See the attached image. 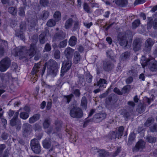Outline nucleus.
Here are the masks:
<instances>
[{
  "mask_svg": "<svg viewBox=\"0 0 157 157\" xmlns=\"http://www.w3.org/2000/svg\"><path fill=\"white\" fill-rule=\"evenodd\" d=\"M132 38V34L129 31L120 32L117 35V41L120 46L127 49L130 48L131 46Z\"/></svg>",
  "mask_w": 157,
  "mask_h": 157,
  "instance_id": "1",
  "label": "nucleus"
},
{
  "mask_svg": "<svg viewBox=\"0 0 157 157\" xmlns=\"http://www.w3.org/2000/svg\"><path fill=\"white\" fill-rule=\"evenodd\" d=\"M124 130V128L123 126H120L117 130L110 131L106 136V137L109 140H115L117 138L119 139L123 136Z\"/></svg>",
  "mask_w": 157,
  "mask_h": 157,
  "instance_id": "2",
  "label": "nucleus"
},
{
  "mask_svg": "<svg viewBox=\"0 0 157 157\" xmlns=\"http://www.w3.org/2000/svg\"><path fill=\"white\" fill-rule=\"evenodd\" d=\"M69 114L71 117L79 119L83 115V111L80 107L74 106L71 108Z\"/></svg>",
  "mask_w": 157,
  "mask_h": 157,
  "instance_id": "3",
  "label": "nucleus"
},
{
  "mask_svg": "<svg viewBox=\"0 0 157 157\" xmlns=\"http://www.w3.org/2000/svg\"><path fill=\"white\" fill-rule=\"evenodd\" d=\"M21 109L20 108L19 110L15 113L13 118L10 120V124L12 126H15L17 130L20 129L21 126L20 120L18 119V117L19 114V111Z\"/></svg>",
  "mask_w": 157,
  "mask_h": 157,
  "instance_id": "4",
  "label": "nucleus"
},
{
  "mask_svg": "<svg viewBox=\"0 0 157 157\" xmlns=\"http://www.w3.org/2000/svg\"><path fill=\"white\" fill-rule=\"evenodd\" d=\"M30 145L33 151L36 154H39L41 152V147L39 141L34 138L31 141Z\"/></svg>",
  "mask_w": 157,
  "mask_h": 157,
  "instance_id": "5",
  "label": "nucleus"
},
{
  "mask_svg": "<svg viewBox=\"0 0 157 157\" xmlns=\"http://www.w3.org/2000/svg\"><path fill=\"white\" fill-rule=\"evenodd\" d=\"M72 61L71 59H67L62 63L60 74L61 77H63L65 73L70 69Z\"/></svg>",
  "mask_w": 157,
  "mask_h": 157,
  "instance_id": "6",
  "label": "nucleus"
},
{
  "mask_svg": "<svg viewBox=\"0 0 157 157\" xmlns=\"http://www.w3.org/2000/svg\"><path fill=\"white\" fill-rule=\"evenodd\" d=\"M11 64V60L8 57H6L0 62V71L4 72L6 70Z\"/></svg>",
  "mask_w": 157,
  "mask_h": 157,
  "instance_id": "7",
  "label": "nucleus"
},
{
  "mask_svg": "<svg viewBox=\"0 0 157 157\" xmlns=\"http://www.w3.org/2000/svg\"><path fill=\"white\" fill-rule=\"evenodd\" d=\"M32 131V126L30 124L25 123L23 125L22 134L24 137H27L30 134Z\"/></svg>",
  "mask_w": 157,
  "mask_h": 157,
  "instance_id": "8",
  "label": "nucleus"
},
{
  "mask_svg": "<svg viewBox=\"0 0 157 157\" xmlns=\"http://www.w3.org/2000/svg\"><path fill=\"white\" fill-rule=\"evenodd\" d=\"M154 43L155 42L151 38L148 39L145 42V45L143 49L144 52L145 53H149Z\"/></svg>",
  "mask_w": 157,
  "mask_h": 157,
  "instance_id": "9",
  "label": "nucleus"
},
{
  "mask_svg": "<svg viewBox=\"0 0 157 157\" xmlns=\"http://www.w3.org/2000/svg\"><path fill=\"white\" fill-rule=\"evenodd\" d=\"M117 99V97L116 95L111 94L106 98L105 103L107 105H112L116 103Z\"/></svg>",
  "mask_w": 157,
  "mask_h": 157,
  "instance_id": "10",
  "label": "nucleus"
},
{
  "mask_svg": "<svg viewBox=\"0 0 157 157\" xmlns=\"http://www.w3.org/2000/svg\"><path fill=\"white\" fill-rule=\"evenodd\" d=\"M106 114L105 113H99L94 115L92 118V121L95 123H99L105 119Z\"/></svg>",
  "mask_w": 157,
  "mask_h": 157,
  "instance_id": "11",
  "label": "nucleus"
},
{
  "mask_svg": "<svg viewBox=\"0 0 157 157\" xmlns=\"http://www.w3.org/2000/svg\"><path fill=\"white\" fill-rule=\"evenodd\" d=\"M36 45L34 44H32L30 46V48L29 49L26 50L25 53L26 56H29V58H32L36 53Z\"/></svg>",
  "mask_w": 157,
  "mask_h": 157,
  "instance_id": "12",
  "label": "nucleus"
},
{
  "mask_svg": "<svg viewBox=\"0 0 157 157\" xmlns=\"http://www.w3.org/2000/svg\"><path fill=\"white\" fill-rule=\"evenodd\" d=\"M66 33L62 31L56 33L53 37V41H56L64 39L65 37Z\"/></svg>",
  "mask_w": 157,
  "mask_h": 157,
  "instance_id": "13",
  "label": "nucleus"
},
{
  "mask_svg": "<svg viewBox=\"0 0 157 157\" xmlns=\"http://www.w3.org/2000/svg\"><path fill=\"white\" fill-rule=\"evenodd\" d=\"M114 64L110 61H107L104 62L103 64L104 70L106 71H109L112 70L113 68Z\"/></svg>",
  "mask_w": 157,
  "mask_h": 157,
  "instance_id": "14",
  "label": "nucleus"
},
{
  "mask_svg": "<svg viewBox=\"0 0 157 157\" xmlns=\"http://www.w3.org/2000/svg\"><path fill=\"white\" fill-rule=\"evenodd\" d=\"M142 45V41L140 39H136L135 40L133 43V50L135 52L139 50Z\"/></svg>",
  "mask_w": 157,
  "mask_h": 157,
  "instance_id": "15",
  "label": "nucleus"
},
{
  "mask_svg": "<svg viewBox=\"0 0 157 157\" xmlns=\"http://www.w3.org/2000/svg\"><path fill=\"white\" fill-rule=\"evenodd\" d=\"M74 50L69 47L67 48L64 51V53L67 59L71 60Z\"/></svg>",
  "mask_w": 157,
  "mask_h": 157,
  "instance_id": "16",
  "label": "nucleus"
},
{
  "mask_svg": "<svg viewBox=\"0 0 157 157\" xmlns=\"http://www.w3.org/2000/svg\"><path fill=\"white\" fill-rule=\"evenodd\" d=\"M45 65L48 68H59V66L57 62L53 59H50L49 61L46 63Z\"/></svg>",
  "mask_w": 157,
  "mask_h": 157,
  "instance_id": "17",
  "label": "nucleus"
},
{
  "mask_svg": "<svg viewBox=\"0 0 157 157\" xmlns=\"http://www.w3.org/2000/svg\"><path fill=\"white\" fill-rule=\"evenodd\" d=\"M145 143L143 140H139L136 144L134 150L137 151L140 149H143L145 147Z\"/></svg>",
  "mask_w": 157,
  "mask_h": 157,
  "instance_id": "18",
  "label": "nucleus"
},
{
  "mask_svg": "<svg viewBox=\"0 0 157 157\" xmlns=\"http://www.w3.org/2000/svg\"><path fill=\"white\" fill-rule=\"evenodd\" d=\"M24 50L25 49L23 48H17L15 49V56H20V59H22L25 57L24 56Z\"/></svg>",
  "mask_w": 157,
  "mask_h": 157,
  "instance_id": "19",
  "label": "nucleus"
},
{
  "mask_svg": "<svg viewBox=\"0 0 157 157\" xmlns=\"http://www.w3.org/2000/svg\"><path fill=\"white\" fill-rule=\"evenodd\" d=\"M116 4L121 7H125L128 4V0H114L113 1Z\"/></svg>",
  "mask_w": 157,
  "mask_h": 157,
  "instance_id": "20",
  "label": "nucleus"
},
{
  "mask_svg": "<svg viewBox=\"0 0 157 157\" xmlns=\"http://www.w3.org/2000/svg\"><path fill=\"white\" fill-rule=\"evenodd\" d=\"M2 81L4 82H6L10 80L11 78L13 79L12 77L11 74L10 73H7L6 74H3L0 76Z\"/></svg>",
  "mask_w": 157,
  "mask_h": 157,
  "instance_id": "21",
  "label": "nucleus"
},
{
  "mask_svg": "<svg viewBox=\"0 0 157 157\" xmlns=\"http://www.w3.org/2000/svg\"><path fill=\"white\" fill-rule=\"evenodd\" d=\"M74 97V95L72 94H71L68 95H64L62 101V102L66 104H69Z\"/></svg>",
  "mask_w": 157,
  "mask_h": 157,
  "instance_id": "22",
  "label": "nucleus"
},
{
  "mask_svg": "<svg viewBox=\"0 0 157 157\" xmlns=\"http://www.w3.org/2000/svg\"><path fill=\"white\" fill-rule=\"evenodd\" d=\"M112 154L104 149H101L98 154L97 157H109Z\"/></svg>",
  "mask_w": 157,
  "mask_h": 157,
  "instance_id": "23",
  "label": "nucleus"
},
{
  "mask_svg": "<svg viewBox=\"0 0 157 157\" xmlns=\"http://www.w3.org/2000/svg\"><path fill=\"white\" fill-rule=\"evenodd\" d=\"M149 70L152 71H155L157 70V61L151 60L148 65Z\"/></svg>",
  "mask_w": 157,
  "mask_h": 157,
  "instance_id": "24",
  "label": "nucleus"
},
{
  "mask_svg": "<svg viewBox=\"0 0 157 157\" xmlns=\"http://www.w3.org/2000/svg\"><path fill=\"white\" fill-rule=\"evenodd\" d=\"M29 8V6L27 5L26 2H24L23 3V6L19 8V12L18 14L20 16H24L25 14V10L26 8Z\"/></svg>",
  "mask_w": 157,
  "mask_h": 157,
  "instance_id": "25",
  "label": "nucleus"
},
{
  "mask_svg": "<svg viewBox=\"0 0 157 157\" xmlns=\"http://www.w3.org/2000/svg\"><path fill=\"white\" fill-rule=\"evenodd\" d=\"M131 55L130 52L127 51L122 53L120 56V59L121 60H127L129 59Z\"/></svg>",
  "mask_w": 157,
  "mask_h": 157,
  "instance_id": "26",
  "label": "nucleus"
},
{
  "mask_svg": "<svg viewBox=\"0 0 157 157\" xmlns=\"http://www.w3.org/2000/svg\"><path fill=\"white\" fill-rule=\"evenodd\" d=\"M58 69L48 68V74L53 77H55L57 74Z\"/></svg>",
  "mask_w": 157,
  "mask_h": 157,
  "instance_id": "27",
  "label": "nucleus"
},
{
  "mask_svg": "<svg viewBox=\"0 0 157 157\" xmlns=\"http://www.w3.org/2000/svg\"><path fill=\"white\" fill-rule=\"evenodd\" d=\"M40 115L39 113L35 114L29 119V122L33 124L38 121L40 118Z\"/></svg>",
  "mask_w": 157,
  "mask_h": 157,
  "instance_id": "28",
  "label": "nucleus"
},
{
  "mask_svg": "<svg viewBox=\"0 0 157 157\" xmlns=\"http://www.w3.org/2000/svg\"><path fill=\"white\" fill-rule=\"evenodd\" d=\"M15 35L23 41L25 40L24 34L23 31L21 30H19V29L15 31Z\"/></svg>",
  "mask_w": 157,
  "mask_h": 157,
  "instance_id": "29",
  "label": "nucleus"
},
{
  "mask_svg": "<svg viewBox=\"0 0 157 157\" xmlns=\"http://www.w3.org/2000/svg\"><path fill=\"white\" fill-rule=\"evenodd\" d=\"M74 57L73 61L75 64H77L78 63L80 60L81 56L79 53L78 52H75L74 53Z\"/></svg>",
  "mask_w": 157,
  "mask_h": 157,
  "instance_id": "30",
  "label": "nucleus"
},
{
  "mask_svg": "<svg viewBox=\"0 0 157 157\" xmlns=\"http://www.w3.org/2000/svg\"><path fill=\"white\" fill-rule=\"evenodd\" d=\"M47 32H44L42 33L39 36V39L40 43L41 44H43L45 43L46 40V37L47 36Z\"/></svg>",
  "mask_w": 157,
  "mask_h": 157,
  "instance_id": "31",
  "label": "nucleus"
},
{
  "mask_svg": "<svg viewBox=\"0 0 157 157\" xmlns=\"http://www.w3.org/2000/svg\"><path fill=\"white\" fill-rule=\"evenodd\" d=\"M77 38L75 36H72L69 39L68 44L71 47L74 46L76 44Z\"/></svg>",
  "mask_w": 157,
  "mask_h": 157,
  "instance_id": "32",
  "label": "nucleus"
},
{
  "mask_svg": "<svg viewBox=\"0 0 157 157\" xmlns=\"http://www.w3.org/2000/svg\"><path fill=\"white\" fill-rule=\"evenodd\" d=\"M151 61V60L145 58V57H142L141 59L140 63L142 67L144 68L147 65H149Z\"/></svg>",
  "mask_w": 157,
  "mask_h": 157,
  "instance_id": "33",
  "label": "nucleus"
},
{
  "mask_svg": "<svg viewBox=\"0 0 157 157\" xmlns=\"http://www.w3.org/2000/svg\"><path fill=\"white\" fill-rule=\"evenodd\" d=\"M73 20L71 18L68 19L66 21L64 25L65 28L67 29L71 28L72 26Z\"/></svg>",
  "mask_w": 157,
  "mask_h": 157,
  "instance_id": "34",
  "label": "nucleus"
},
{
  "mask_svg": "<svg viewBox=\"0 0 157 157\" xmlns=\"http://www.w3.org/2000/svg\"><path fill=\"white\" fill-rule=\"evenodd\" d=\"M42 143L43 147L45 149H49L51 147V142L49 140L45 139L43 141Z\"/></svg>",
  "mask_w": 157,
  "mask_h": 157,
  "instance_id": "35",
  "label": "nucleus"
},
{
  "mask_svg": "<svg viewBox=\"0 0 157 157\" xmlns=\"http://www.w3.org/2000/svg\"><path fill=\"white\" fill-rule=\"evenodd\" d=\"M87 100L85 96L83 97L81 100V105L83 109H86L87 108Z\"/></svg>",
  "mask_w": 157,
  "mask_h": 157,
  "instance_id": "36",
  "label": "nucleus"
},
{
  "mask_svg": "<svg viewBox=\"0 0 157 157\" xmlns=\"http://www.w3.org/2000/svg\"><path fill=\"white\" fill-rule=\"evenodd\" d=\"M145 105L141 104L138 105V107L136 109V110L137 112L141 114L145 111Z\"/></svg>",
  "mask_w": 157,
  "mask_h": 157,
  "instance_id": "37",
  "label": "nucleus"
},
{
  "mask_svg": "<svg viewBox=\"0 0 157 157\" xmlns=\"http://www.w3.org/2000/svg\"><path fill=\"white\" fill-rule=\"evenodd\" d=\"M127 104L129 106V110L131 113L134 111V108L135 104L132 101H129L127 102Z\"/></svg>",
  "mask_w": 157,
  "mask_h": 157,
  "instance_id": "38",
  "label": "nucleus"
},
{
  "mask_svg": "<svg viewBox=\"0 0 157 157\" xmlns=\"http://www.w3.org/2000/svg\"><path fill=\"white\" fill-rule=\"evenodd\" d=\"M85 78L87 82L90 83L92 81L93 76L90 73L87 72L85 73Z\"/></svg>",
  "mask_w": 157,
  "mask_h": 157,
  "instance_id": "39",
  "label": "nucleus"
},
{
  "mask_svg": "<svg viewBox=\"0 0 157 157\" xmlns=\"http://www.w3.org/2000/svg\"><path fill=\"white\" fill-rule=\"evenodd\" d=\"M49 13L48 11L44 10L43 11L40 15V17L42 20H46L49 16Z\"/></svg>",
  "mask_w": 157,
  "mask_h": 157,
  "instance_id": "40",
  "label": "nucleus"
},
{
  "mask_svg": "<svg viewBox=\"0 0 157 157\" xmlns=\"http://www.w3.org/2000/svg\"><path fill=\"white\" fill-rule=\"evenodd\" d=\"M19 116L21 118L25 120L29 117V114L28 113L25 112H22L20 113Z\"/></svg>",
  "mask_w": 157,
  "mask_h": 157,
  "instance_id": "41",
  "label": "nucleus"
},
{
  "mask_svg": "<svg viewBox=\"0 0 157 157\" xmlns=\"http://www.w3.org/2000/svg\"><path fill=\"white\" fill-rule=\"evenodd\" d=\"M55 21L58 22L61 19V14L58 11H56L53 15Z\"/></svg>",
  "mask_w": 157,
  "mask_h": 157,
  "instance_id": "42",
  "label": "nucleus"
},
{
  "mask_svg": "<svg viewBox=\"0 0 157 157\" xmlns=\"http://www.w3.org/2000/svg\"><path fill=\"white\" fill-rule=\"evenodd\" d=\"M65 82V81L64 80V78L61 77L58 80L56 84L57 86L61 88L62 86V85Z\"/></svg>",
  "mask_w": 157,
  "mask_h": 157,
  "instance_id": "43",
  "label": "nucleus"
},
{
  "mask_svg": "<svg viewBox=\"0 0 157 157\" xmlns=\"http://www.w3.org/2000/svg\"><path fill=\"white\" fill-rule=\"evenodd\" d=\"M140 24V20L137 19L135 20L132 23V29H135L139 26Z\"/></svg>",
  "mask_w": 157,
  "mask_h": 157,
  "instance_id": "44",
  "label": "nucleus"
},
{
  "mask_svg": "<svg viewBox=\"0 0 157 157\" xmlns=\"http://www.w3.org/2000/svg\"><path fill=\"white\" fill-rule=\"evenodd\" d=\"M8 12L11 14L14 15L17 13V9L16 7H10L8 9Z\"/></svg>",
  "mask_w": 157,
  "mask_h": 157,
  "instance_id": "45",
  "label": "nucleus"
},
{
  "mask_svg": "<svg viewBox=\"0 0 157 157\" xmlns=\"http://www.w3.org/2000/svg\"><path fill=\"white\" fill-rule=\"evenodd\" d=\"M83 9L85 12L88 13H90L92 12L90 10V7L87 3L86 2H85L83 4Z\"/></svg>",
  "mask_w": 157,
  "mask_h": 157,
  "instance_id": "46",
  "label": "nucleus"
},
{
  "mask_svg": "<svg viewBox=\"0 0 157 157\" xmlns=\"http://www.w3.org/2000/svg\"><path fill=\"white\" fill-rule=\"evenodd\" d=\"M67 43V40L65 39L60 42L58 44V47L59 48H65Z\"/></svg>",
  "mask_w": 157,
  "mask_h": 157,
  "instance_id": "47",
  "label": "nucleus"
},
{
  "mask_svg": "<svg viewBox=\"0 0 157 157\" xmlns=\"http://www.w3.org/2000/svg\"><path fill=\"white\" fill-rule=\"evenodd\" d=\"M39 67L36 65H35L33 67L31 71V74L33 75H36L37 74H38L39 71Z\"/></svg>",
  "mask_w": 157,
  "mask_h": 157,
  "instance_id": "48",
  "label": "nucleus"
},
{
  "mask_svg": "<svg viewBox=\"0 0 157 157\" xmlns=\"http://www.w3.org/2000/svg\"><path fill=\"white\" fill-rule=\"evenodd\" d=\"M154 119L152 117H149L146 121L144 123V125L147 127H149L151 125V124L154 122Z\"/></svg>",
  "mask_w": 157,
  "mask_h": 157,
  "instance_id": "49",
  "label": "nucleus"
},
{
  "mask_svg": "<svg viewBox=\"0 0 157 157\" xmlns=\"http://www.w3.org/2000/svg\"><path fill=\"white\" fill-rule=\"evenodd\" d=\"M51 123V120L49 119H45L43 123V126L44 128H48Z\"/></svg>",
  "mask_w": 157,
  "mask_h": 157,
  "instance_id": "50",
  "label": "nucleus"
},
{
  "mask_svg": "<svg viewBox=\"0 0 157 157\" xmlns=\"http://www.w3.org/2000/svg\"><path fill=\"white\" fill-rule=\"evenodd\" d=\"M146 140L149 143H155L156 142V138L151 136H148L147 137Z\"/></svg>",
  "mask_w": 157,
  "mask_h": 157,
  "instance_id": "51",
  "label": "nucleus"
},
{
  "mask_svg": "<svg viewBox=\"0 0 157 157\" xmlns=\"http://www.w3.org/2000/svg\"><path fill=\"white\" fill-rule=\"evenodd\" d=\"M106 55L107 57L109 58L112 60H113L114 59L113 52L111 50H109L106 52Z\"/></svg>",
  "mask_w": 157,
  "mask_h": 157,
  "instance_id": "52",
  "label": "nucleus"
},
{
  "mask_svg": "<svg viewBox=\"0 0 157 157\" xmlns=\"http://www.w3.org/2000/svg\"><path fill=\"white\" fill-rule=\"evenodd\" d=\"M121 151V147H117L116 150L115 151V152L113 153L112 152L110 153H112V155H111L110 157H115L117 156L118 155L119 153Z\"/></svg>",
  "mask_w": 157,
  "mask_h": 157,
  "instance_id": "53",
  "label": "nucleus"
},
{
  "mask_svg": "<svg viewBox=\"0 0 157 157\" xmlns=\"http://www.w3.org/2000/svg\"><path fill=\"white\" fill-rule=\"evenodd\" d=\"M106 82V80L104 79L100 78L99 81L97 82L96 85L98 86H99L100 87L102 86Z\"/></svg>",
  "mask_w": 157,
  "mask_h": 157,
  "instance_id": "54",
  "label": "nucleus"
},
{
  "mask_svg": "<svg viewBox=\"0 0 157 157\" xmlns=\"http://www.w3.org/2000/svg\"><path fill=\"white\" fill-rule=\"evenodd\" d=\"M47 25L50 27L54 26L56 24L55 21L52 19H50L47 23Z\"/></svg>",
  "mask_w": 157,
  "mask_h": 157,
  "instance_id": "55",
  "label": "nucleus"
},
{
  "mask_svg": "<svg viewBox=\"0 0 157 157\" xmlns=\"http://www.w3.org/2000/svg\"><path fill=\"white\" fill-rule=\"evenodd\" d=\"M60 56V52L58 50H56L54 54V57L56 59H59Z\"/></svg>",
  "mask_w": 157,
  "mask_h": 157,
  "instance_id": "56",
  "label": "nucleus"
},
{
  "mask_svg": "<svg viewBox=\"0 0 157 157\" xmlns=\"http://www.w3.org/2000/svg\"><path fill=\"white\" fill-rule=\"evenodd\" d=\"M128 74L131 76L132 77H135L137 76V72L134 70H129L128 72Z\"/></svg>",
  "mask_w": 157,
  "mask_h": 157,
  "instance_id": "57",
  "label": "nucleus"
},
{
  "mask_svg": "<svg viewBox=\"0 0 157 157\" xmlns=\"http://www.w3.org/2000/svg\"><path fill=\"white\" fill-rule=\"evenodd\" d=\"M135 138V135L133 132L131 133L129 135L128 142L130 143L132 142Z\"/></svg>",
  "mask_w": 157,
  "mask_h": 157,
  "instance_id": "58",
  "label": "nucleus"
},
{
  "mask_svg": "<svg viewBox=\"0 0 157 157\" xmlns=\"http://www.w3.org/2000/svg\"><path fill=\"white\" fill-rule=\"evenodd\" d=\"M40 4L44 7H46L48 6L49 3L48 0H40Z\"/></svg>",
  "mask_w": 157,
  "mask_h": 157,
  "instance_id": "59",
  "label": "nucleus"
},
{
  "mask_svg": "<svg viewBox=\"0 0 157 157\" xmlns=\"http://www.w3.org/2000/svg\"><path fill=\"white\" fill-rule=\"evenodd\" d=\"M150 131L152 132H157V124H154L152 126L150 127Z\"/></svg>",
  "mask_w": 157,
  "mask_h": 157,
  "instance_id": "60",
  "label": "nucleus"
},
{
  "mask_svg": "<svg viewBox=\"0 0 157 157\" xmlns=\"http://www.w3.org/2000/svg\"><path fill=\"white\" fill-rule=\"evenodd\" d=\"M79 28V22L78 21H75L74 22V24L72 29L73 31H75Z\"/></svg>",
  "mask_w": 157,
  "mask_h": 157,
  "instance_id": "61",
  "label": "nucleus"
},
{
  "mask_svg": "<svg viewBox=\"0 0 157 157\" xmlns=\"http://www.w3.org/2000/svg\"><path fill=\"white\" fill-rule=\"evenodd\" d=\"M101 149H98L96 147H92L90 150V151L91 153L95 154L97 152L99 153V151Z\"/></svg>",
  "mask_w": 157,
  "mask_h": 157,
  "instance_id": "62",
  "label": "nucleus"
},
{
  "mask_svg": "<svg viewBox=\"0 0 157 157\" xmlns=\"http://www.w3.org/2000/svg\"><path fill=\"white\" fill-rule=\"evenodd\" d=\"M51 49V47L50 45L48 43H47L45 46L44 51V52H48L50 51Z\"/></svg>",
  "mask_w": 157,
  "mask_h": 157,
  "instance_id": "63",
  "label": "nucleus"
},
{
  "mask_svg": "<svg viewBox=\"0 0 157 157\" xmlns=\"http://www.w3.org/2000/svg\"><path fill=\"white\" fill-rule=\"evenodd\" d=\"M145 128L143 124L139 126L137 129V132L138 133H143L145 131Z\"/></svg>",
  "mask_w": 157,
  "mask_h": 157,
  "instance_id": "64",
  "label": "nucleus"
}]
</instances>
